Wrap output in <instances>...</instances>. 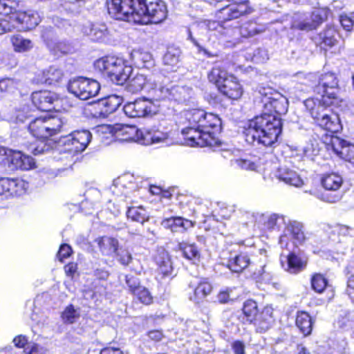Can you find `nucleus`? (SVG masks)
I'll use <instances>...</instances> for the list:
<instances>
[{
    "label": "nucleus",
    "mask_w": 354,
    "mask_h": 354,
    "mask_svg": "<svg viewBox=\"0 0 354 354\" xmlns=\"http://www.w3.org/2000/svg\"><path fill=\"white\" fill-rule=\"evenodd\" d=\"M28 187V183L20 178L0 177V195L6 198L23 196Z\"/></svg>",
    "instance_id": "16"
},
{
    "label": "nucleus",
    "mask_w": 354,
    "mask_h": 354,
    "mask_svg": "<svg viewBox=\"0 0 354 354\" xmlns=\"http://www.w3.org/2000/svg\"><path fill=\"white\" fill-rule=\"evenodd\" d=\"M164 228L170 230L173 233H184L195 225V222L182 216H170L165 218L161 221Z\"/></svg>",
    "instance_id": "24"
},
{
    "label": "nucleus",
    "mask_w": 354,
    "mask_h": 354,
    "mask_svg": "<svg viewBox=\"0 0 354 354\" xmlns=\"http://www.w3.org/2000/svg\"><path fill=\"white\" fill-rule=\"evenodd\" d=\"M106 4L109 14L115 19L131 17V0H106Z\"/></svg>",
    "instance_id": "25"
},
{
    "label": "nucleus",
    "mask_w": 354,
    "mask_h": 354,
    "mask_svg": "<svg viewBox=\"0 0 354 354\" xmlns=\"http://www.w3.org/2000/svg\"><path fill=\"white\" fill-rule=\"evenodd\" d=\"M63 124L62 118L54 115L39 116L32 120L28 130L36 140L26 143V150L35 156L50 151L52 147L49 138L60 133Z\"/></svg>",
    "instance_id": "3"
},
{
    "label": "nucleus",
    "mask_w": 354,
    "mask_h": 354,
    "mask_svg": "<svg viewBox=\"0 0 354 354\" xmlns=\"http://www.w3.org/2000/svg\"><path fill=\"white\" fill-rule=\"evenodd\" d=\"M232 73H227L222 65H214L207 73L208 82L214 85L217 91L230 78Z\"/></svg>",
    "instance_id": "29"
},
{
    "label": "nucleus",
    "mask_w": 354,
    "mask_h": 354,
    "mask_svg": "<svg viewBox=\"0 0 354 354\" xmlns=\"http://www.w3.org/2000/svg\"><path fill=\"white\" fill-rule=\"evenodd\" d=\"M147 336L150 341L153 342H159L165 337L162 330L153 329L147 333Z\"/></svg>",
    "instance_id": "55"
},
{
    "label": "nucleus",
    "mask_w": 354,
    "mask_h": 354,
    "mask_svg": "<svg viewBox=\"0 0 354 354\" xmlns=\"http://www.w3.org/2000/svg\"><path fill=\"white\" fill-rule=\"evenodd\" d=\"M261 32L262 30L257 28L255 24L252 21L244 24L240 28L241 36L244 38L252 37Z\"/></svg>",
    "instance_id": "47"
},
{
    "label": "nucleus",
    "mask_w": 354,
    "mask_h": 354,
    "mask_svg": "<svg viewBox=\"0 0 354 354\" xmlns=\"http://www.w3.org/2000/svg\"><path fill=\"white\" fill-rule=\"evenodd\" d=\"M183 139L186 144L190 147H210L216 146V142L212 140H209L204 133L197 127L190 125L183 128L181 131Z\"/></svg>",
    "instance_id": "20"
},
{
    "label": "nucleus",
    "mask_w": 354,
    "mask_h": 354,
    "mask_svg": "<svg viewBox=\"0 0 354 354\" xmlns=\"http://www.w3.org/2000/svg\"><path fill=\"white\" fill-rule=\"evenodd\" d=\"M123 136L122 140L126 141H138L141 143L143 131L137 128L135 125H124L120 130Z\"/></svg>",
    "instance_id": "39"
},
{
    "label": "nucleus",
    "mask_w": 354,
    "mask_h": 354,
    "mask_svg": "<svg viewBox=\"0 0 354 354\" xmlns=\"http://www.w3.org/2000/svg\"><path fill=\"white\" fill-rule=\"evenodd\" d=\"M10 43L16 53H25L30 50L33 45L30 39L24 38L19 34H14L10 38Z\"/></svg>",
    "instance_id": "38"
},
{
    "label": "nucleus",
    "mask_w": 354,
    "mask_h": 354,
    "mask_svg": "<svg viewBox=\"0 0 354 354\" xmlns=\"http://www.w3.org/2000/svg\"><path fill=\"white\" fill-rule=\"evenodd\" d=\"M328 281L323 274L315 272L311 275L310 286L315 292L322 293L328 286Z\"/></svg>",
    "instance_id": "40"
},
{
    "label": "nucleus",
    "mask_w": 354,
    "mask_h": 354,
    "mask_svg": "<svg viewBox=\"0 0 354 354\" xmlns=\"http://www.w3.org/2000/svg\"><path fill=\"white\" fill-rule=\"evenodd\" d=\"M102 100L108 116L114 113L123 102L122 97L116 95H110Z\"/></svg>",
    "instance_id": "43"
},
{
    "label": "nucleus",
    "mask_w": 354,
    "mask_h": 354,
    "mask_svg": "<svg viewBox=\"0 0 354 354\" xmlns=\"http://www.w3.org/2000/svg\"><path fill=\"white\" fill-rule=\"evenodd\" d=\"M73 252V249L70 245L62 243L59 246L57 257L61 263H63L64 259L69 258L72 255Z\"/></svg>",
    "instance_id": "51"
},
{
    "label": "nucleus",
    "mask_w": 354,
    "mask_h": 354,
    "mask_svg": "<svg viewBox=\"0 0 354 354\" xmlns=\"http://www.w3.org/2000/svg\"><path fill=\"white\" fill-rule=\"evenodd\" d=\"M218 92L231 101H236L242 97L244 90L238 77L234 74H231L225 83L218 88Z\"/></svg>",
    "instance_id": "22"
},
{
    "label": "nucleus",
    "mask_w": 354,
    "mask_h": 354,
    "mask_svg": "<svg viewBox=\"0 0 354 354\" xmlns=\"http://www.w3.org/2000/svg\"><path fill=\"white\" fill-rule=\"evenodd\" d=\"M32 104L41 111H58L64 97L59 93L48 91H36L31 94Z\"/></svg>",
    "instance_id": "9"
},
{
    "label": "nucleus",
    "mask_w": 354,
    "mask_h": 354,
    "mask_svg": "<svg viewBox=\"0 0 354 354\" xmlns=\"http://www.w3.org/2000/svg\"><path fill=\"white\" fill-rule=\"evenodd\" d=\"M92 135L88 130L75 131L64 136L61 142L65 150L77 153L83 151L91 142Z\"/></svg>",
    "instance_id": "11"
},
{
    "label": "nucleus",
    "mask_w": 354,
    "mask_h": 354,
    "mask_svg": "<svg viewBox=\"0 0 354 354\" xmlns=\"http://www.w3.org/2000/svg\"><path fill=\"white\" fill-rule=\"evenodd\" d=\"M13 343L17 348H24L25 350L26 346L28 344V339L26 335H18L14 337Z\"/></svg>",
    "instance_id": "58"
},
{
    "label": "nucleus",
    "mask_w": 354,
    "mask_h": 354,
    "mask_svg": "<svg viewBox=\"0 0 354 354\" xmlns=\"http://www.w3.org/2000/svg\"><path fill=\"white\" fill-rule=\"evenodd\" d=\"M245 344L241 340H235L232 344V349L234 354H245Z\"/></svg>",
    "instance_id": "62"
},
{
    "label": "nucleus",
    "mask_w": 354,
    "mask_h": 354,
    "mask_svg": "<svg viewBox=\"0 0 354 354\" xmlns=\"http://www.w3.org/2000/svg\"><path fill=\"white\" fill-rule=\"evenodd\" d=\"M169 138V134L160 130L158 127H153L149 129L143 131L141 143L143 145H151L162 142Z\"/></svg>",
    "instance_id": "33"
},
{
    "label": "nucleus",
    "mask_w": 354,
    "mask_h": 354,
    "mask_svg": "<svg viewBox=\"0 0 354 354\" xmlns=\"http://www.w3.org/2000/svg\"><path fill=\"white\" fill-rule=\"evenodd\" d=\"M260 102L263 104L264 113H271L281 117L288 111L287 99L278 93L270 95L261 93Z\"/></svg>",
    "instance_id": "15"
},
{
    "label": "nucleus",
    "mask_w": 354,
    "mask_h": 354,
    "mask_svg": "<svg viewBox=\"0 0 354 354\" xmlns=\"http://www.w3.org/2000/svg\"><path fill=\"white\" fill-rule=\"evenodd\" d=\"M279 218V215L276 214H271L264 223L266 230H272L276 227H277V222Z\"/></svg>",
    "instance_id": "59"
},
{
    "label": "nucleus",
    "mask_w": 354,
    "mask_h": 354,
    "mask_svg": "<svg viewBox=\"0 0 354 354\" xmlns=\"http://www.w3.org/2000/svg\"><path fill=\"white\" fill-rule=\"evenodd\" d=\"M64 268L66 276L73 278L78 269V266L77 263L71 261L66 264Z\"/></svg>",
    "instance_id": "60"
},
{
    "label": "nucleus",
    "mask_w": 354,
    "mask_h": 354,
    "mask_svg": "<svg viewBox=\"0 0 354 354\" xmlns=\"http://www.w3.org/2000/svg\"><path fill=\"white\" fill-rule=\"evenodd\" d=\"M131 75L128 79L125 84H127L129 89L132 93H138L143 89H146L153 100L159 101L162 97L159 94L162 93V88L156 85L152 86V84L149 82L147 77L142 74H136L132 78Z\"/></svg>",
    "instance_id": "18"
},
{
    "label": "nucleus",
    "mask_w": 354,
    "mask_h": 354,
    "mask_svg": "<svg viewBox=\"0 0 354 354\" xmlns=\"http://www.w3.org/2000/svg\"><path fill=\"white\" fill-rule=\"evenodd\" d=\"M95 242L97 244L100 252L104 256H112L119 249V242L114 237L102 236L97 237Z\"/></svg>",
    "instance_id": "31"
},
{
    "label": "nucleus",
    "mask_w": 354,
    "mask_h": 354,
    "mask_svg": "<svg viewBox=\"0 0 354 354\" xmlns=\"http://www.w3.org/2000/svg\"><path fill=\"white\" fill-rule=\"evenodd\" d=\"M28 111V109L25 107L18 109L16 113V120L21 122H25L29 118Z\"/></svg>",
    "instance_id": "63"
},
{
    "label": "nucleus",
    "mask_w": 354,
    "mask_h": 354,
    "mask_svg": "<svg viewBox=\"0 0 354 354\" xmlns=\"http://www.w3.org/2000/svg\"><path fill=\"white\" fill-rule=\"evenodd\" d=\"M89 115L93 118H106L108 117L102 98L91 103L87 109Z\"/></svg>",
    "instance_id": "41"
},
{
    "label": "nucleus",
    "mask_w": 354,
    "mask_h": 354,
    "mask_svg": "<svg viewBox=\"0 0 354 354\" xmlns=\"http://www.w3.org/2000/svg\"><path fill=\"white\" fill-rule=\"evenodd\" d=\"M286 270L293 274H297L306 269L308 265V259L290 252L286 257Z\"/></svg>",
    "instance_id": "32"
},
{
    "label": "nucleus",
    "mask_w": 354,
    "mask_h": 354,
    "mask_svg": "<svg viewBox=\"0 0 354 354\" xmlns=\"http://www.w3.org/2000/svg\"><path fill=\"white\" fill-rule=\"evenodd\" d=\"M320 182L326 190L336 192L340 189L344 180L337 173L328 172L322 174Z\"/></svg>",
    "instance_id": "34"
},
{
    "label": "nucleus",
    "mask_w": 354,
    "mask_h": 354,
    "mask_svg": "<svg viewBox=\"0 0 354 354\" xmlns=\"http://www.w3.org/2000/svg\"><path fill=\"white\" fill-rule=\"evenodd\" d=\"M123 111L129 118L152 116L158 112L152 100L145 97L138 98L133 102H127L124 104Z\"/></svg>",
    "instance_id": "12"
},
{
    "label": "nucleus",
    "mask_w": 354,
    "mask_h": 354,
    "mask_svg": "<svg viewBox=\"0 0 354 354\" xmlns=\"http://www.w3.org/2000/svg\"><path fill=\"white\" fill-rule=\"evenodd\" d=\"M339 22L344 30L351 32L353 29L354 21L347 15H341L339 16Z\"/></svg>",
    "instance_id": "54"
},
{
    "label": "nucleus",
    "mask_w": 354,
    "mask_h": 354,
    "mask_svg": "<svg viewBox=\"0 0 354 354\" xmlns=\"http://www.w3.org/2000/svg\"><path fill=\"white\" fill-rule=\"evenodd\" d=\"M147 0H131V17H142Z\"/></svg>",
    "instance_id": "48"
},
{
    "label": "nucleus",
    "mask_w": 354,
    "mask_h": 354,
    "mask_svg": "<svg viewBox=\"0 0 354 354\" xmlns=\"http://www.w3.org/2000/svg\"><path fill=\"white\" fill-rule=\"evenodd\" d=\"M338 30L333 25H327L317 35V46L325 50L331 48L337 44Z\"/></svg>",
    "instance_id": "26"
},
{
    "label": "nucleus",
    "mask_w": 354,
    "mask_h": 354,
    "mask_svg": "<svg viewBox=\"0 0 354 354\" xmlns=\"http://www.w3.org/2000/svg\"><path fill=\"white\" fill-rule=\"evenodd\" d=\"M127 216L133 221L141 224L148 221L149 216L147 215L145 209L142 207H131L127 212Z\"/></svg>",
    "instance_id": "42"
},
{
    "label": "nucleus",
    "mask_w": 354,
    "mask_h": 354,
    "mask_svg": "<svg viewBox=\"0 0 354 354\" xmlns=\"http://www.w3.org/2000/svg\"><path fill=\"white\" fill-rule=\"evenodd\" d=\"M176 250L182 253V256L194 262H199L201 259V249L195 243H189L185 241L179 242L176 246Z\"/></svg>",
    "instance_id": "30"
},
{
    "label": "nucleus",
    "mask_w": 354,
    "mask_h": 354,
    "mask_svg": "<svg viewBox=\"0 0 354 354\" xmlns=\"http://www.w3.org/2000/svg\"><path fill=\"white\" fill-rule=\"evenodd\" d=\"M251 255L250 252L245 250L243 242L241 241L223 250L221 259L223 264L233 272L241 273L250 266L251 277L254 280L262 282L268 279L270 274L265 270V261L260 259L259 265H256L251 262Z\"/></svg>",
    "instance_id": "4"
},
{
    "label": "nucleus",
    "mask_w": 354,
    "mask_h": 354,
    "mask_svg": "<svg viewBox=\"0 0 354 354\" xmlns=\"http://www.w3.org/2000/svg\"><path fill=\"white\" fill-rule=\"evenodd\" d=\"M0 153L5 156L3 161L12 169L29 170L35 167L34 159L31 156L22 153L20 151L6 149L0 147Z\"/></svg>",
    "instance_id": "13"
},
{
    "label": "nucleus",
    "mask_w": 354,
    "mask_h": 354,
    "mask_svg": "<svg viewBox=\"0 0 354 354\" xmlns=\"http://www.w3.org/2000/svg\"><path fill=\"white\" fill-rule=\"evenodd\" d=\"M85 3V0H59L60 6L67 12L78 10Z\"/></svg>",
    "instance_id": "49"
},
{
    "label": "nucleus",
    "mask_w": 354,
    "mask_h": 354,
    "mask_svg": "<svg viewBox=\"0 0 354 354\" xmlns=\"http://www.w3.org/2000/svg\"><path fill=\"white\" fill-rule=\"evenodd\" d=\"M277 177L279 180L290 185L299 187L303 184L300 176L295 171L288 168L279 167Z\"/></svg>",
    "instance_id": "37"
},
{
    "label": "nucleus",
    "mask_w": 354,
    "mask_h": 354,
    "mask_svg": "<svg viewBox=\"0 0 354 354\" xmlns=\"http://www.w3.org/2000/svg\"><path fill=\"white\" fill-rule=\"evenodd\" d=\"M15 10H17L8 4V0H0V15H13Z\"/></svg>",
    "instance_id": "56"
},
{
    "label": "nucleus",
    "mask_w": 354,
    "mask_h": 354,
    "mask_svg": "<svg viewBox=\"0 0 354 354\" xmlns=\"http://www.w3.org/2000/svg\"><path fill=\"white\" fill-rule=\"evenodd\" d=\"M315 319L306 310H299L295 316V326L304 337L311 335Z\"/></svg>",
    "instance_id": "27"
},
{
    "label": "nucleus",
    "mask_w": 354,
    "mask_h": 354,
    "mask_svg": "<svg viewBox=\"0 0 354 354\" xmlns=\"http://www.w3.org/2000/svg\"><path fill=\"white\" fill-rule=\"evenodd\" d=\"M344 140L339 137L331 135L330 140L326 143L328 150H332L335 153L340 154L342 158L354 165V145H343Z\"/></svg>",
    "instance_id": "23"
},
{
    "label": "nucleus",
    "mask_w": 354,
    "mask_h": 354,
    "mask_svg": "<svg viewBox=\"0 0 354 354\" xmlns=\"http://www.w3.org/2000/svg\"><path fill=\"white\" fill-rule=\"evenodd\" d=\"M237 318L242 324L252 326L255 333H265L274 322V308L269 304L261 307L257 301L248 298L242 303Z\"/></svg>",
    "instance_id": "5"
},
{
    "label": "nucleus",
    "mask_w": 354,
    "mask_h": 354,
    "mask_svg": "<svg viewBox=\"0 0 354 354\" xmlns=\"http://www.w3.org/2000/svg\"><path fill=\"white\" fill-rule=\"evenodd\" d=\"M114 254L117 255L118 261L124 266H128L132 260V257L127 249H118Z\"/></svg>",
    "instance_id": "52"
},
{
    "label": "nucleus",
    "mask_w": 354,
    "mask_h": 354,
    "mask_svg": "<svg viewBox=\"0 0 354 354\" xmlns=\"http://www.w3.org/2000/svg\"><path fill=\"white\" fill-rule=\"evenodd\" d=\"M99 354H127L124 351L118 346H112L108 344L106 346L102 348Z\"/></svg>",
    "instance_id": "57"
},
{
    "label": "nucleus",
    "mask_w": 354,
    "mask_h": 354,
    "mask_svg": "<svg viewBox=\"0 0 354 354\" xmlns=\"http://www.w3.org/2000/svg\"><path fill=\"white\" fill-rule=\"evenodd\" d=\"M330 14V10L328 7L317 8L310 13L309 19L295 22L292 26L301 31H313L327 21Z\"/></svg>",
    "instance_id": "14"
},
{
    "label": "nucleus",
    "mask_w": 354,
    "mask_h": 354,
    "mask_svg": "<svg viewBox=\"0 0 354 354\" xmlns=\"http://www.w3.org/2000/svg\"><path fill=\"white\" fill-rule=\"evenodd\" d=\"M179 55L171 51H167L163 57V62L165 65L170 66H176L179 62Z\"/></svg>",
    "instance_id": "53"
},
{
    "label": "nucleus",
    "mask_w": 354,
    "mask_h": 354,
    "mask_svg": "<svg viewBox=\"0 0 354 354\" xmlns=\"http://www.w3.org/2000/svg\"><path fill=\"white\" fill-rule=\"evenodd\" d=\"M107 34V28L104 25L93 24L90 29L89 36L93 41L101 42L106 38Z\"/></svg>",
    "instance_id": "44"
},
{
    "label": "nucleus",
    "mask_w": 354,
    "mask_h": 354,
    "mask_svg": "<svg viewBox=\"0 0 354 354\" xmlns=\"http://www.w3.org/2000/svg\"><path fill=\"white\" fill-rule=\"evenodd\" d=\"M217 300L220 304H227L230 301V292L228 290H221L217 295Z\"/></svg>",
    "instance_id": "64"
},
{
    "label": "nucleus",
    "mask_w": 354,
    "mask_h": 354,
    "mask_svg": "<svg viewBox=\"0 0 354 354\" xmlns=\"http://www.w3.org/2000/svg\"><path fill=\"white\" fill-rule=\"evenodd\" d=\"M13 17L18 32L30 31L35 29L41 20L39 13L32 10H15Z\"/></svg>",
    "instance_id": "17"
},
{
    "label": "nucleus",
    "mask_w": 354,
    "mask_h": 354,
    "mask_svg": "<svg viewBox=\"0 0 354 354\" xmlns=\"http://www.w3.org/2000/svg\"><path fill=\"white\" fill-rule=\"evenodd\" d=\"M186 118L189 124L197 127L203 132V136L214 141L215 147L221 146L219 135L222 131V120L218 114L201 109H193L187 111Z\"/></svg>",
    "instance_id": "6"
},
{
    "label": "nucleus",
    "mask_w": 354,
    "mask_h": 354,
    "mask_svg": "<svg viewBox=\"0 0 354 354\" xmlns=\"http://www.w3.org/2000/svg\"><path fill=\"white\" fill-rule=\"evenodd\" d=\"M125 283L129 292L136 302L144 306H150L154 303V297L149 288L141 284L140 279L133 274L125 276Z\"/></svg>",
    "instance_id": "10"
},
{
    "label": "nucleus",
    "mask_w": 354,
    "mask_h": 354,
    "mask_svg": "<svg viewBox=\"0 0 354 354\" xmlns=\"http://www.w3.org/2000/svg\"><path fill=\"white\" fill-rule=\"evenodd\" d=\"M17 90V83L12 78H3L0 80V92L6 93H14Z\"/></svg>",
    "instance_id": "50"
},
{
    "label": "nucleus",
    "mask_w": 354,
    "mask_h": 354,
    "mask_svg": "<svg viewBox=\"0 0 354 354\" xmlns=\"http://www.w3.org/2000/svg\"><path fill=\"white\" fill-rule=\"evenodd\" d=\"M62 69L55 66H50L35 73L32 82L36 85H55L61 83L64 78Z\"/></svg>",
    "instance_id": "19"
},
{
    "label": "nucleus",
    "mask_w": 354,
    "mask_h": 354,
    "mask_svg": "<svg viewBox=\"0 0 354 354\" xmlns=\"http://www.w3.org/2000/svg\"><path fill=\"white\" fill-rule=\"evenodd\" d=\"M282 119L271 113H262L248 120L243 135L247 142L273 147L282 132Z\"/></svg>",
    "instance_id": "2"
},
{
    "label": "nucleus",
    "mask_w": 354,
    "mask_h": 354,
    "mask_svg": "<svg viewBox=\"0 0 354 354\" xmlns=\"http://www.w3.org/2000/svg\"><path fill=\"white\" fill-rule=\"evenodd\" d=\"M167 15V8L163 1L147 0L142 17H147L151 24H158L164 21Z\"/></svg>",
    "instance_id": "21"
},
{
    "label": "nucleus",
    "mask_w": 354,
    "mask_h": 354,
    "mask_svg": "<svg viewBox=\"0 0 354 354\" xmlns=\"http://www.w3.org/2000/svg\"><path fill=\"white\" fill-rule=\"evenodd\" d=\"M313 91L320 96V99L309 97L305 100L304 104L306 111L316 126L332 134L337 133L342 129L339 115L327 111V108L338 106L342 102L337 75L333 72L319 75Z\"/></svg>",
    "instance_id": "1"
},
{
    "label": "nucleus",
    "mask_w": 354,
    "mask_h": 354,
    "mask_svg": "<svg viewBox=\"0 0 354 354\" xmlns=\"http://www.w3.org/2000/svg\"><path fill=\"white\" fill-rule=\"evenodd\" d=\"M192 288L193 292L190 295V299L197 304L203 301L213 291V286L207 278H201Z\"/></svg>",
    "instance_id": "28"
},
{
    "label": "nucleus",
    "mask_w": 354,
    "mask_h": 354,
    "mask_svg": "<svg viewBox=\"0 0 354 354\" xmlns=\"http://www.w3.org/2000/svg\"><path fill=\"white\" fill-rule=\"evenodd\" d=\"M288 230L296 245H304L308 239L304 232L303 224L299 222H290L288 225Z\"/></svg>",
    "instance_id": "36"
},
{
    "label": "nucleus",
    "mask_w": 354,
    "mask_h": 354,
    "mask_svg": "<svg viewBox=\"0 0 354 354\" xmlns=\"http://www.w3.org/2000/svg\"><path fill=\"white\" fill-rule=\"evenodd\" d=\"M95 71L113 83L123 85L132 75L133 67L127 61L114 56H104L94 62Z\"/></svg>",
    "instance_id": "7"
},
{
    "label": "nucleus",
    "mask_w": 354,
    "mask_h": 354,
    "mask_svg": "<svg viewBox=\"0 0 354 354\" xmlns=\"http://www.w3.org/2000/svg\"><path fill=\"white\" fill-rule=\"evenodd\" d=\"M14 31H17V26L13 15H9L6 18H0V35Z\"/></svg>",
    "instance_id": "46"
},
{
    "label": "nucleus",
    "mask_w": 354,
    "mask_h": 354,
    "mask_svg": "<svg viewBox=\"0 0 354 354\" xmlns=\"http://www.w3.org/2000/svg\"><path fill=\"white\" fill-rule=\"evenodd\" d=\"M80 317V314L75 309L73 304L66 306L61 313V318L65 324H72Z\"/></svg>",
    "instance_id": "45"
},
{
    "label": "nucleus",
    "mask_w": 354,
    "mask_h": 354,
    "mask_svg": "<svg viewBox=\"0 0 354 354\" xmlns=\"http://www.w3.org/2000/svg\"><path fill=\"white\" fill-rule=\"evenodd\" d=\"M67 88L69 93L82 100L96 96L100 90V83L93 79L84 77H77L71 80Z\"/></svg>",
    "instance_id": "8"
},
{
    "label": "nucleus",
    "mask_w": 354,
    "mask_h": 354,
    "mask_svg": "<svg viewBox=\"0 0 354 354\" xmlns=\"http://www.w3.org/2000/svg\"><path fill=\"white\" fill-rule=\"evenodd\" d=\"M346 292L352 302L354 303V274L348 278Z\"/></svg>",
    "instance_id": "61"
},
{
    "label": "nucleus",
    "mask_w": 354,
    "mask_h": 354,
    "mask_svg": "<svg viewBox=\"0 0 354 354\" xmlns=\"http://www.w3.org/2000/svg\"><path fill=\"white\" fill-rule=\"evenodd\" d=\"M157 265L156 274L160 279L171 278L173 273V266L171 259L167 256H158L156 258Z\"/></svg>",
    "instance_id": "35"
}]
</instances>
